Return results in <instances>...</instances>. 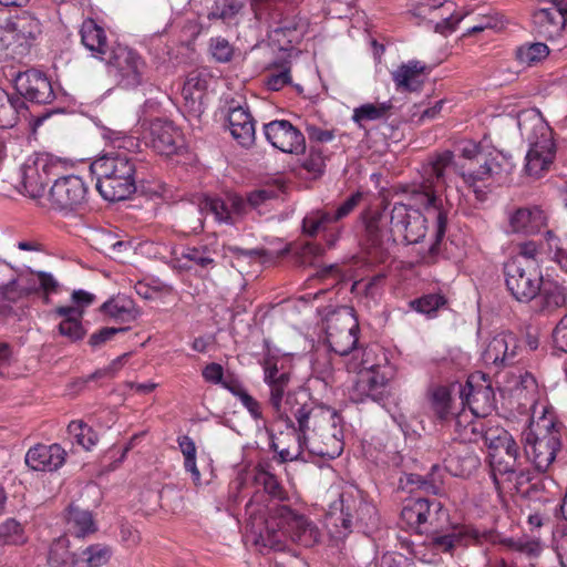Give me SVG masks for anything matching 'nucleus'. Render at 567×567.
I'll return each mask as SVG.
<instances>
[{"label":"nucleus","instance_id":"nucleus-1","mask_svg":"<svg viewBox=\"0 0 567 567\" xmlns=\"http://www.w3.org/2000/svg\"><path fill=\"white\" fill-rule=\"evenodd\" d=\"M452 164L453 153L444 151L431 157L424 166V182L413 192V196L415 203L424 207L425 215L403 203H395L390 213L393 229L400 231L409 245L417 244L425 237L426 223L432 220L434 241L430 246V252L433 255L439 252V246L445 237L450 213L436 193L446 185L445 171Z\"/></svg>","mask_w":567,"mask_h":567},{"label":"nucleus","instance_id":"nucleus-2","mask_svg":"<svg viewBox=\"0 0 567 567\" xmlns=\"http://www.w3.org/2000/svg\"><path fill=\"white\" fill-rule=\"evenodd\" d=\"M320 528L305 515L298 514L285 504H272L265 520V530L254 538V544L261 548L282 551L288 542L311 548L321 540Z\"/></svg>","mask_w":567,"mask_h":567},{"label":"nucleus","instance_id":"nucleus-3","mask_svg":"<svg viewBox=\"0 0 567 567\" xmlns=\"http://www.w3.org/2000/svg\"><path fill=\"white\" fill-rule=\"evenodd\" d=\"M288 405V414L281 421L296 434L297 447L295 451L279 449V444L271 440V449L282 463L297 460L309 445V439H315L319 431L340 420L334 411L317 405L308 392H301Z\"/></svg>","mask_w":567,"mask_h":567},{"label":"nucleus","instance_id":"nucleus-4","mask_svg":"<svg viewBox=\"0 0 567 567\" xmlns=\"http://www.w3.org/2000/svg\"><path fill=\"white\" fill-rule=\"evenodd\" d=\"M518 128L529 145L525 171L529 176L539 177L549 169L556 156L553 131L536 110L525 111L518 115Z\"/></svg>","mask_w":567,"mask_h":567},{"label":"nucleus","instance_id":"nucleus-5","mask_svg":"<svg viewBox=\"0 0 567 567\" xmlns=\"http://www.w3.org/2000/svg\"><path fill=\"white\" fill-rule=\"evenodd\" d=\"M359 324L353 309L341 307L330 312L326 318L327 341L330 349L339 355H349V361H357L362 357H371V349H357V333Z\"/></svg>","mask_w":567,"mask_h":567},{"label":"nucleus","instance_id":"nucleus-6","mask_svg":"<svg viewBox=\"0 0 567 567\" xmlns=\"http://www.w3.org/2000/svg\"><path fill=\"white\" fill-rule=\"evenodd\" d=\"M347 369L358 372V380L350 391V398L355 403L367 400L381 403L388 396L389 379L380 372V367L371 363L370 357H362L357 361H348Z\"/></svg>","mask_w":567,"mask_h":567},{"label":"nucleus","instance_id":"nucleus-7","mask_svg":"<svg viewBox=\"0 0 567 567\" xmlns=\"http://www.w3.org/2000/svg\"><path fill=\"white\" fill-rule=\"evenodd\" d=\"M505 282L512 296L520 302L533 300L543 284V275L536 260L512 258L504 265Z\"/></svg>","mask_w":567,"mask_h":567},{"label":"nucleus","instance_id":"nucleus-8","mask_svg":"<svg viewBox=\"0 0 567 567\" xmlns=\"http://www.w3.org/2000/svg\"><path fill=\"white\" fill-rule=\"evenodd\" d=\"M524 451L538 472H546L560 450V434L550 423L546 426L537 425L523 433Z\"/></svg>","mask_w":567,"mask_h":567},{"label":"nucleus","instance_id":"nucleus-9","mask_svg":"<svg viewBox=\"0 0 567 567\" xmlns=\"http://www.w3.org/2000/svg\"><path fill=\"white\" fill-rule=\"evenodd\" d=\"M101 60L107 64L109 74L118 86L133 89L142 84L146 63L134 50L117 44L107 56L101 55Z\"/></svg>","mask_w":567,"mask_h":567},{"label":"nucleus","instance_id":"nucleus-10","mask_svg":"<svg viewBox=\"0 0 567 567\" xmlns=\"http://www.w3.org/2000/svg\"><path fill=\"white\" fill-rule=\"evenodd\" d=\"M52 207L62 213L79 212L86 205L87 186L76 175H68L55 179L49 192Z\"/></svg>","mask_w":567,"mask_h":567},{"label":"nucleus","instance_id":"nucleus-11","mask_svg":"<svg viewBox=\"0 0 567 567\" xmlns=\"http://www.w3.org/2000/svg\"><path fill=\"white\" fill-rule=\"evenodd\" d=\"M486 534L468 525H449L429 530L427 546L436 554L453 553L456 548L480 544Z\"/></svg>","mask_w":567,"mask_h":567},{"label":"nucleus","instance_id":"nucleus-12","mask_svg":"<svg viewBox=\"0 0 567 567\" xmlns=\"http://www.w3.org/2000/svg\"><path fill=\"white\" fill-rule=\"evenodd\" d=\"M339 509L340 515L336 518V526H340L342 530L339 532L340 537L347 536L352 532L355 523L369 525L373 523L374 507L362 499L359 491L349 488L339 495Z\"/></svg>","mask_w":567,"mask_h":567},{"label":"nucleus","instance_id":"nucleus-13","mask_svg":"<svg viewBox=\"0 0 567 567\" xmlns=\"http://www.w3.org/2000/svg\"><path fill=\"white\" fill-rule=\"evenodd\" d=\"M519 349L517 336L511 331H502L488 341L482 352V359L485 364L496 369L505 368L516 362Z\"/></svg>","mask_w":567,"mask_h":567},{"label":"nucleus","instance_id":"nucleus-14","mask_svg":"<svg viewBox=\"0 0 567 567\" xmlns=\"http://www.w3.org/2000/svg\"><path fill=\"white\" fill-rule=\"evenodd\" d=\"M267 141L284 153L300 154L306 150L303 134L289 121L276 120L264 125Z\"/></svg>","mask_w":567,"mask_h":567},{"label":"nucleus","instance_id":"nucleus-15","mask_svg":"<svg viewBox=\"0 0 567 567\" xmlns=\"http://www.w3.org/2000/svg\"><path fill=\"white\" fill-rule=\"evenodd\" d=\"M265 382L270 389L269 404L274 409L278 420H282L288 414V404L291 403L292 399L297 398L301 392L306 390H298L293 392H287L286 389L290 381V374L287 372H280L276 365L265 367Z\"/></svg>","mask_w":567,"mask_h":567},{"label":"nucleus","instance_id":"nucleus-16","mask_svg":"<svg viewBox=\"0 0 567 567\" xmlns=\"http://www.w3.org/2000/svg\"><path fill=\"white\" fill-rule=\"evenodd\" d=\"M14 85L24 99L38 104H49L55 99L50 80L44 73L34 69L19 72L14 79Z\"/></svg>","mask_w":567,"mask_h":567},{"label":"nucleus","instance_id":"nucleus-17","mask_svg":"<svg viewBox=\"0 0 567 567\" xmlns=\"http://www.w3.org/2000/svg\"><path fill=\"white\" fill-rule=\"evenodd\" d=\"M95 176L135 178L136 163L126 150L111 151L91 164Z\"/></svg>","mask_w":567,"mask_h":567},{"label":"nucleus","instance_id":"nucleus-18","mask_svg":"<svg viewBox=\"0 0 567 567\" xmlns=\"http://www.w3.org/2000/svg\"><path fill=\"white\" fill-rule=\"evenodd\" d=\"M145 138L151 146L162 155H173L183 145L181 131L169 120L155 118L151 121L145 132Z\"/></svg>","mask_w":567,"mask_h":567},{"label":"nucleus","instance_id":"nucleus-19","mask_svg":"<svg viewBox=\"0 0 567 567\" xmlns=\"http://www.w3.org/2000/svg\"><path fill=\"white\" fill-rule=\"evenodd\" d=\"M209 82V75L206 71H190L184 82L182 95L185 101V107L195 116H200L204 112V99Z\"/></svg>","mask_w":567,"mask_h":567},{"label":"nucleus","instance_id":"nucleus-20","mask_svg":"<svg viewBox=\"0 0 567 567\" xmlns=\"http://www.w3.org/2000/svg\"><path fill=\"white\" fill-rule=\"evenodd\" d=\"M342 439V429L338 427V422L330 423L327 430L319 431L315 439H309V445L306 450L313 455L336 458L343 451Z\"/></svg>","mask_w":567,"mask_h":567},{"label":"nucleus","instance_id":"nucleus-21","mask_svg":"<svg viewBox=\"0 0 567 567\" xmlns=\"http://www.w3.org/2000/svg\"><path fill=\"white\" fill-rule=\"evenodd\" d=\"M66 452L59 445L38 444L25 454V464L33 471H56L65 462Z\"/></svg>","mask_w":567,"mask_h":567},{"label":"nucleus","instance_id":"nucleus-22","mask_svg":"<svg viewBox=\"0 0 567 567\" xmlns=\"http://www.w3.org/2000/svg\"><path fill=\"white\" fill-rule=\"evenodd\" d=\"M206 206L209 207L216 220L227 225H235L238 218L247 213V199H244L237 194H229L226 200L217 197H206Z\"/></svg>","mask_w":567,"mask_h":567},{"label":"nucleus","instance_id":"nucleus-23","mask_svg":"<svg viewBox=\"0 0 567 567\" xmlns=\"http://www.w3.org/2000/svg\"><path fill=\"white\" fill-rule=\"evenodd\" d=\"M54 165L48 157H39L32 165L23 169L22 183L25 192L33 198L41 197L45 187L51 181V174Z\"/></svg>","mask_w":567,"mask_h":567},{"label":"nucleus","instance_id":"nucleus-24","mask_svg":"<svg viewBox=\"0 0 567 567\" xmlns=\"http://www.w3.org/2000/svg\"><path fill=\"white\" fill-rule=\"evenodd\" d=\"M217 251L214 247L206 244L196 246H186L181 251L179 261L182 268L186 270H195L199 274H207L216 266Z\"/></svg>","mask_w":567,"mask_h":567},{"label":"nucleus","instance_id":"nucleus-25","mask_svg":"<svg viewBox=\"0 0 567 567\" xmlns=\"http://www.w3.org/2000/svg\"><path fill=\"white\" fill-rule=\"evenodd\" d=\"M533 20L538 33L547 39H555L559 37L567 24L566 14L554 0L551 1L550 7L539 8L535 11Z\"/></svg>","mask_w":567,"mask_h":567},{"label":"nucleus","instance_id":"nucleus-26","mask_svg":"<svg viewBox=\"0 0 567 567\" xmlns=\"http://www.w3.org/2000/svg\"><path fill=\"white\" fill-rule=\"evenodd\" d=\"M547 215L539 207H522L513 212L509 217L512 233L535 234L547 224Z\"/></svg>","mask_w":567,"mask_h":567},{"label":"nucleus","instance_id":"nucleus-27","mask_svg":"<svg viewBox=\"0 0 567 567\" xmlns=\"http://www.w3.org/2000/svg\"><path fill=\"white\" fill-rule=\"evenodd\" d=\"M364 235L363 240L367 247L375 250V252L382 256L394 241L392 234L382 224L380 215H371L363 217Z\"/></svg>","mask_w":567,"mask_h":567},{"label":"nucleus","instance_id":"nucleus-28","mask_svg":"<svg viewBox=\"0 0 567 567\" xmlns=\"http://www.w3.org/2000/svg\"><path fill=\"white\" fill-rule=\"evenodd\" d=\"M228 125L231 136L243 146H249L255 141V122L248 110L243 106L230 107Z\"/></svg>","mask_w":567,"mask_h":567},{"label":"nucleus","instance_id":"nucleus-29","mask_svg":"<svg viewBox=\"0 0 567 567\" xmlns=\"http://www.w3.org/2000/svg\"><path fill=\"white\" fill-rule=\"evenodd\" d=\"M426 66L417 60H411L401 64L392 72V80L398 91L415 92L421 89L424 82Z\"/></svg>","mask_w":567,"mask_h":567},{"label":"nucleus","instance_id":"nucleus-30","mask_svg":"<svg viewBox=\"0 0 567 567\" xmlns=\"http://www.w3.org/2000/svg\"><path fill=\"white\" fill-rule=\"evenodd\" d=\"M534 299L539 312L553 313L566 305L567 293L565 287L557 281L544 279L542 288Z\"/></svg>","mask_w":567,"mask_h":567},{"label":"nucleus","instance_id":"nucleus-31","mask_svg":"<svg viewBox=\"0 0 567 567\" xmlns=\"http://www.w3.org/2000/svg\"><path fill=\"white\" fill-rule=\"evenodd\" d=\"M96 189L105 200H124L136 190L135 178L96 176Z\"/></svg>","mask_w":567,"mask_h":567},{"label":"nucleus","instance_id":"nucleus-32","mask_svg":"<svg viewBox=\"0 0 567 567\" xmlns=\"http://www.w3.org/2000/svg\"><path fill=\"white\" fill-rule=\"evenodd\" d=\"M415 11V14L419 17H425L429 13L433 14L431 22L435 23V31L443 34L454 31L456 24L462 20L460 16H454L451 12L450 7L442 3H421Z\"/></svg>","mask_w":567,"mask_h":567},{"label":"nucleus","instance_id":"nucleus-33","mask_svg":"<svg viewBox=\"0 0 567 567\" xmlns=\"http://www.w3.org/2000/svg\"><path fill=\"white\" fill-rule=\"evenodd\" d=\"M80 34L83 45L92 52L93 56L101 60V55H109L112 48H110L106 41L105 31L94 20L87 19L83 21Z\"/></svg>","mask_w":567,"mask_h":567},{"label":"nucleus","instance_id":"nucleus-34","mask_svg":"<svg viewBox=\"0 0 567 567\" xmlns=\"http://www.w3.org/2000/svg\"><path fill=\"white\" fill-rule=\"evenodd\" d=\"M144 23L154 33H162L172 23V7L168 0H153L144 11Z\"/></svg>","mask_w":567,"mask_h":567},{"label":"nucleus","instance_id":"nucleus-35","mask_svg":"<svg viewBox=\"0 0 567 567\" xmlns=\"http://www.w3.org/2000/svg\"><path fill=\"white\" fill-rule=\"evenodd\" d=\"M439 470L437 465L432 466V472L426 476L414 473H404L399 480L400 486L403 489H409L410 492L423 491L425 493L436 495L440 493L443 484L442 478L435 475V472Z\"/></svg>","mask_w":567,"mask_h":567},{"label":"nucleus","instance_id":"nucleus-36","mask_svg":"<svg viewBox=\"0 0 567 567\" xmlns=\"http://www.w3.org/2000/svg\"><path fill=\"white\" fill-rule=\"evenodd\" d=\"M465 396L473 414L477 415L480 412L487 413L494 404V392L489 385H481L474 388L471 381H467L466 386L461 392Z\"/></svg>","mask_w":567,"mask_h":567},{"label":"nucleus","instance_id":"nucleus-37","mask_svg":"<svg viewBox=\"0 0 567 567\" xmlns=\"http://www.w3.org/2000/svg\"><path fill=\"white\" fill-rule=\"evenodd\" d=\"M66 524L69 533L78 538L85 537L97 530L92 513L73 504L68 507Z\"/></svg>","mask_w":567,"mask_h":567},{"label":"nucleus","instance_id":"nucleus-38","mask_svg":"<svg viewBox=\"0 0 567 567\" xmlns=\"http://www.w3.org/2000/svg\"><path fill=\"white\" fill-rule=\"evenodd\" d=\"M206 197H199L196 204L185 203L181 206L179 223L192 233L202 231L204 228L205 215L209 213V207H204Z\"/></svg>","mask_w":567,"mask_h":567},{"label":"nucleus","instance_id":"nucleus-39","mask_svg":"<svg viewBox=\"0 0 567 567\" xmlns=\"http://www.w3.org/2000/svg\"><path fill=\"white\" fill-rule=\"evenodd\" d=\"M466 413H461L455 419L454 429L458 439L463 442H478L483 440L486 422L481 417L468 419Z\"/></svg>","mask_w":567,"mask_h":567},{"label":"nucleus","instance_id":"nucleus-40","mask_svg":"<svg viewBox=\"0 0 567 567\" xmlns=\"http://www.w3.org/2000/svg\"><path fill=\"white\" fill-rule=\"evenodd\" d=\"M101 311L115 322L130 323L136 320L138 311L130 299H111L101 306Z\"/></svg>","mask_w":567,"mask_h":567},{"label":"nucleus","instance_id":"nucleus-41","mask_svg":"<svg viewBox=\"0 0 567 567\" xmlns=\"http://www.w3.org/2000/svg\"><path fill=\"white\" fill-rule=\"evenodd\" d=\"M7 29L17 34L19 39H35L41 32L40 21L30 12L23 11L7 22Z\"/></svg>","mask_w":567,"mask_h":567},{"label":"nucleus","instance_id":"nucleus-42","mask_svg":"<svg viewBox=\"0 0 567 567\" xmlns=\"http://www.w3.org/2000/svg\"><path fill=\"white\" fill-rule=\"evenodd\" d=\"M429 508L427 498L409 499L401 511V518L409 527L419 529L422 533L425 518L424 513H429Z\"/></svg>","mask_w":567,"mask_h":567},{"label":"nucleus","instance_id":"nucleus-43","mask_svg":"<svg viewBox=\"0 0 567 567\" xmlns=\"http://www.w3.org/2000/svg\"><path fill=\"white\" fill-rule=\"evenodd\" d=\"M251 2L252 0H214L208 12V19H219L223 22L231 23L246 4Z\"/></svg>","mask_w":567,"mask_h":567},{"label":"nucleus","instance_id":"nucleus-44","mask_svg":"<svg viewBox=\"0 0 567 567\" xmlns=\"http://www.w3.org/2000/svg\"><path fill=\"white\" fill-rule=\"evenodd\" d=\"M491 466H492V475L495 484L497 482V475H516L517 483H523L525 478V474L523 470H519V462L509 457H505L501 452L499 453H489Z\"/></svg>","mask_w":567,"mask_h":567},{"label":"nucleus","instance_id":"nucleus-45","mask_svg":"<svg viewBox=\"0 0 567 567\" xmlns=\"http://www.w3.org/2000/svg\"><path fill=\"white\" fill-rule=\"evenodd\" d=\"M70 540L63 535L50 546L48 564L50 567H72L76 564L75 555L69 550Z\"/></svg>","mask_w":567,"mask_h":567},{"label":"nucleus","instance_id":"nucleus-46","mask_svg":"<svg viewBox=\"0 0 567 567\" xmlns=\"http://www.w3.org/2000/svg\"><path fill=\"white\" fill-rule=\"evenodd\" d=\"M285 189V184L281 179H275L272 183L265 184L262 187L250 192L247 195L248 206L251 208H259L268 200L278 198Z\"/></svg>","mask_w":567,"mask_h":567},{"label":"nucleus","instance_id":"nucleus-47","mask_svg":"<svg viewBox=\"0 0 567 567\" xmlns=\"http://www.w3.org/2000/svg\"><path fill=\"white\" fill-rule=\"evenodd\" d=\"M549 54L548 47L543 42L525 43L516 51V58L522 64L535 65L545 60Z\"/></svg>","mask_w":567,"mask_h":567},{"label":"nucleus","instance_id":"nucleus-48","mask_svg":"<svg viewBox=\"0 0 567 567\" xmlns=\"http://www.w3.org/2000/svg\"><path fill=\"white\" fill-rule=\"evenodd\" d=\"M484 162L492 179L496 182H501L505 176L511 174L514 167L512 157L502 152H497L494 155L491 154Z\"/></svg>","mask_w":567,"mask_h":567},{"label":"nucleus","instance_id":"nucleus-49","mask_svg":"<svg viewBox=\"0 0 567 567\" xmlns=\"http://www.w3.org/2000/svg\"><path fill=\"white\" fill-rule=\"evenodd\" d=\"M69 435L84 450H91L97 442V434L82 421H72L68 426Z\"/></svg>","mask_w":567,"mask_h":567},{"label":"nucleus","instance_id":"nucleus-50","mask_svg":"<svg viewBox=\"0 0 567 567\" xmlns=\"http://www.w3.org/2000/svg\"><path fill=\"white\" fill-rule=\"evenodd\" d=\"M461 176L463 177L464 182L471 188H473L478 199H483L485 196L483 187L487 186V182L493 181L489 173L487 172L485 162L480 165L478 169L468 173L462 172Z\"/></svg>","mask_w":567,"mask_h":567},{"label":"nucleus","instance_id":"nucleus-51","mask_svg":"<svg viewBox=\"0 0 567 567\" xmlns=\"http://www.w3.org/2000/svg\"><path fill=\"white\" fill-rule=\"evenodd\" d=\"M331 223H333V220L330 212L315 210L305 216L302 229L308 236L315 237Z\"/></svg>","mask_w":567,"mask_h":567},{"label":"nucleus","instance_id":"nucleus-52","mask_svg":"<svg viewBox=\"0 0 567 567\" xmlns=\"http://www.w3.org/2000/svg\"><path fill=\"white\" fill-rule=\"evenodd\" d=\"M391 107L392 104L390 102L363 104L354 110L352 118L359 124H361L362 121H375L384 117Z\"/></svg>","mask_w":567,"mask_h":567},{"label":"nucleus","instance_id":"nucleus-53","mask_svg":"<svg viewBox=\"0 0 567 567\" xmlns=\"http://www.w3.org/2000/svg\"><path fill=\"white\" fill-rule=\"evenodd\" d=\"M27 542L22 525L13 518L0 524V544L21 545Z\"/></svg>","mask_w":567,"mask_h":567},{"label":"nucleus","instance_id":"nucleus-54","mask_svg":"<svg viewBox=\"0 0 567 567\" xmlns=\"http://www.w3.org/2000/svg\"><path fill=\"white\" fill-rule=\"evenodd\" d=\"M255 481L258 485L262 486L265 492L269 494L274 499L281 502L287 498L286 492L277 477L266 470H258L255 475Z\"/></svg>","mask_w":567,"mask_h":567},{"label":"nucleus","instance_id":"nucleus-55","mask_svg":"<svg viewBox=\"0 0 567 567\" xmlns=\"http://www.w3.org/2000/svg\"><path fill=\"white\" fill-rule=\"evenodd\" d=\"M291 83L290 63L284 62L274 64L270 73L266 76L265 84L271 91H279Z\"/></svg>","mask_w":567,"mask_h":567},{"label":"nucleus","instance_id":"nucleus-56","mask_svg":"<svg viewBox=\"0 0 567 567\" xmlns=\"http://www.w3.org/2000/svg\"><path fill=\"white\" fill-rule=\"evenodd\" d=\"M431 405L437 419L444 421L449 417L451 412V394L447 388L437 386L433 390Z\"/></svg>","mask_w":567,"mask_h":567},{"label":"nucleus","instance_id":"nucleus-57","mask_svg":"<svg viewBox=\"0 0 567 567\" xmlns=\"http://www.w3.org/2000/svg\"><path fill=\"white\" fill-rule=\"evenodd\" d=\"M112 556V550L103 544H94L82 551L83 560L89 567H101L105 565Z\"/></svg>","mask_w":567,"mask_h":567},{"label":"nucleus","instance_id":"nucleus-58","mask_svg":"<svg viewBox=\"0 0 567 567\" xmlns=\"http://www.w3.org/2000/svg\"><path fill=\"white\" fill-rule=\"evenodd\" d=\"M427 504L430 505V508L429 513H424V526H432V529L444 528L442 524L447 523L449 520L447 511L443 507L442 503L435 498H427ZM423 528L429 532L426 527Z\"/></svg>","mask_w":567,"mask_h":567},{"label":"nucleus","instance_id":"nucleus-59","mask_svg":"<svg viewBox=\"0 0 567 567\" xmlns=\"http://www.w3.org/2000/svg\"><path fill=\"white\" fill-rule=\"evenodd\" d=\"M444 305L445 298L439 293L425 295L410 302L412 309L424 315H431Z\"/></svg>","mask_w":567,"mask_h":567},{"label":"nucleus","instance_id":"nucleus-60","mask_svg":"<svg viewBox=\"0 0 567 567\" xmlns=\"http://www.w3.org/2000/svg\"><path fill=\"white\" fill-rule=\"evenodd\" d=\"M509 433L503 427H487L483 434V442L489 449V453H499L504 442H508Z\"/></svg>","mask_w":567,"mask_h":567},{"label":"nucleus","instance_id":"nucleus-61","mask_svg":"<svg viewBox=\"0 0 567 567\" xmlns=\"http://www.w3.org/2000/svg\"><path fill=\"white\" fill-rule=\"evenodd\" d=\"M237 262L244 259H261L262 262H269L274 259L272 252L265 249H243L238 246H228L226 248Z\"/></svg>","mask_w":567,"mask_h":567},{"label":"nucleus","instance_id":"nucleus-62","mask_svg":"<svg viewBox=\"0 0 567 567\" xmlns=\"http://www.w3.org/2000/svg\"><path fill=\"white\" fill-rule=\"evenodd\" d=\"M61 336L66 337L69 340L75 342L85 336V329L81 321L62 320L58 326Z\"/></svg>","mask_w":567,"mask_h":567},{"label":"nucleus","instance_id":"nucleus-63","mask_svg":"<svg viewBox=\"0 0 567 567\" xmlns=\"http://www.w3.org/2000/svg\"><path fill=\"white\" fill-rule=\"evenodd\" d=\"M127 330H128V327H120V328L105 327V328H102L99 331L94 332L90 337L89 344L92 348H99V347L103 346L105 342H107L109 340H111L115 334L126 332Z\"/></svg>","mask_w":567,"mask_h":567},{"label":"nucleus","instance_id":"nucleus-64","mask_svg":"<svg viewBox=\"0 0 567 567\" xmlns=\"http://www.w3.org/2000/svg\"><path fill=\"white\" fill-rule=\"evenodd\" d=\"M326 157L322 153V148L311 145L309 156L305 159L302 166L308 172L321 173L324 167Z\"/></svg>","mask_w":567,"mask_h":567}]
</instances>
